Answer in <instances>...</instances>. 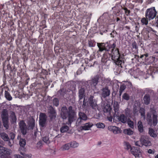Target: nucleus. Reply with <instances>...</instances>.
<instances>
[{"instance_id":"1","label":"nucleus","mask_w":158,"mask_h":158,"mask_svg":"<svg viewBox=\"0 0 158 158\" xmlns=\"http://www.w3.org/2000/svg\"><path fill=\"white\" fill-rule=\"evenodd\" d=\"M60 115L61 118L64 119L68 117V121L70 124L75 120L76 114L73 107L69 106L68 109L66 106H64L61 108L60 111Z\"/></svg>"},{"instance_id":"2","label":"nucleus","mask_w":158,"mask_h":158,"mask_svg":"<svg viewBox=\"0 0 158 158\" xmlns=\"http://www.w3.org/2000/svg\"><path fill=\"white\" fill-rule=\"evenodd\" d=\"M48 114L49 117V122L52 124H55L56 123V118L57 114L56 110L52 106L48 108Z\"/></svg>"},{"instance_id":"3","label":"nucleus","mask_w":158,"mask_h":158,"mask_svg":"<svg viewBox=\"0 0 158 158\" xmlns=\"http://www.w3.org/2000/svg\"><path fill=\"white\" fill-rule=\"evenodd\" d=\"M1 117L3 123L4 127L6 129L8 128L9 118L8 112L6 109H3L1 112Z\"/></svg>"},{"instance_id":"4","label":"nucleus","mask_w":158,"mask_h":158,"mask_svg":"<svg viewBox=\"0 0 158 158\" xmlns=\"http://www.w3.org/2000/svg\"><path fill=\"white\" fill-rule=\"evenodd\" d=\"M89 88L88 82H83L78 88V97L81 98H85V91Z\"/></svg>"},{"instance_id":"5","label":"nucleus","mask_w":158,"mask_h":158,"mask_svg":"<svg viewBox=\"0 0 158 158\" xmlns=\"http://www.w3.org/2000/svg\"><path fill=\"white\" fill-rule=\"evenodd\" d=\"M157 118V114L156 111H155L152 113V118H150L147 119L148 124L150 126H152V125L154 127L156 126L158 122Z\"/></svg>"},{"instance_id":"6","label":"nucleus","mask_w":158,"mask_h":158,"mask_svg":"<svg viewBox=\"0 0 158 158\" xmlns=\"http://www.w3.org/2000/svg\"><path fill=\"white\" fill-rule=\"evenodd\" d=\"M156 11L154 7L148 9L145 12V17L149 20L153 19L156 16Z\"/></svg>"},{"instance_id":"7","label":"nucleus","mask_w":158,"mask_h":158,"mask_svg":"<svg viewBox=\"0 0 158 158\" xmlns=\"http://www.w3.org/2000/svg\"><path fill=\"white\" fill-rule=\"evenodd\" d=\"M154 94L153 91L152 90H148V92L144 96L143 98V103L146 105H149L151 101V96Z\"/></svg>"},{"instance_id":"8","label":"nucleus","mask_w":158,"mask_h":158,"mask_svg":"<svg viewBox=\"0 0 158 158\" xmlns=\"http://www.w3.org/2000/svg\"><path fill=\"white\" fill-rule=\"evenodd\" d=\"M116 52V54L113 53V55L111 56L112 59L114 61L116 64L118 65H121L122 62L121 60L119 59L120 53L119 51L115 50Z\"/></svg>"},{"instance_id":"9","label":"nucleus","mask_w":158,"mask_h":158,"mask_svg":"<svg viewBox=\"0 0 158 158\" xmlns=\"http://www.w3.org/2000/svg\"><path fill=\"white\" fill-rule=\"evenodd\" d=\"M89 103L91 108L95 110L98 108V106L97 104V101L94 98L93 96H90L89 99Z\"/></svg>"},{"instance_id":"10","label":"nucleus","mask_w":158,"mask_h":158,"mask_svg":"<svg viewBox=\"0 0 158 158\" xmlns=\"http://www.w3.org/2000/svg\"><path fill=\"white\" fill-rule=\"evenodd\" d=\"M139 140L141 141V144L143 145L148 147L152 145L151 142L149 140L148 137L145 135H141L139 138Z\"/></svg>"},{"instance_id":"11","label":"nucleus","mask_w":158,"mask_h":158,"mask_svg":"<svg viewBox=\"0 0 158 158\" xmlns=\"http://www.w3.org/2000/svg\"><path fill=\"white\" fill-rule=\"evenodd\" d=\"M39 124L42 127L45 126L47 116L45 113H41L39 116Z\"/></svg>"},{"instance_id":"12","label":"nucleus","mask_w":158,"mask_h":158,"mask_svg":"<svg viewBox=\"0 0 158 158\" xmlns=\"http://www.w3.org/2000/svg\"><path fill=\"white\" fill-rule=\"evenodd\" d=\"M105 80V78L101 76L97 75L95 76L91 81L90 82L91 85L95 86L98 83Z\"/></svg>"},{"instance_id":"13","label":"nucleus","mask_w":158,"mask_h":158,"mask_svg":"<svg viewBox=\"0 0 158 158\" xmlns=\"http://www.w3.org/2000/svg\"><path fill=\"white\" fill-rule=\"evenodd\" d=\"M19 126L21 133L23 135H25L27 133V128L24 120H21L19 122Z\"/></svg>"},{"instance_id":"14","label":"nucleus","mask_w":158,"mask_h":158,"mask_svg":"<svg viewBox=\"0 0 158 158\" xmlns=\"http://www.w3.org/2000/svg\"><path fill=\"white\" fill-rule=\"evenodd\" d=\"M93 124L91 123H88L84 124L83 125L81 126L79 128V131L83 130H88L93 126Z\"/></svg>"},{"instance_id":"15","label":"nucleus","mask_w":158,"mask_h":158,"mask_svg":"<svg viewBox=\"0 0 158 158\" xmlns=\"http://www.w3.org/2000/svg\"><path fill=\"white\" fill-rule=\"evenodd\" d=\"M19 144L20 146L19 149V152L25 151V147L26 144V140L24 139L20 138L19 139Z\"/></svg>"},{"instance_id":"16","label":"nucleus","mask_w":158,"mask_h":158,"mask_svg":"<svg viewBox=\"0 0 158 158\" xmlns=\"http://www.w3.org/2000/svg\"><path fill=\"white\" fill-rule=\"evenodd\" d=\"M105 44L104 43H97V46L99 48V50L97 52H101L104 50L107 51H109V48H107L105 47Z\"/></svg>"},{"instance_id":"17","label":"nucleus","mask_w":158,"mask_h":158,"mask_svg":"<svg viewBox=\"0 0 158 158\" xmlns=\"http://www.w3.org/2000/svg\"><path fill=\"white\" fill-rule=\"evenodd\" d=\"M102 97L105 98L109 96L110 95V91L107 87H105L102 89Z\"/></svg>"},{"instance_id":"18","label":"nucleus","mask_w":158,"mask_h":158,"mask_svg":"<svg viewBox=\"0 0 158 158\" xmlns=\"http://www.w3.org/2000/svg\"><path fill=\"white\" fill-rule=\"evenodd\" d=\"M28 128L29 129H33L35 126V120L33 118L31 117L29 118L28 122Z\"/></svg>"},{"instance_id":"19","label":"nucleus","mask_w":158,"mask_h":158,"mask_svg":"<svg viewBox=\"0 0 158 158\" xmlns=\"http://www.w3.org/2000/svg\"><path fill=\"white\" fill-rule=\"evenodd\" d=\"M131 153L135 156H139L140 153L139 150L137 148L132 147L131 148Z\"/></svg>"},{"instance_id":"20","label":"nucleus","mask_w":158,"mask_h":158,"mask_svg":"<svg viewBox=\"0 0 158 158\" xmlns=\"http://www.w3.org/2000/svg\"><path fill=\"white\" fill-rule=\"evenodd\" d=\"M114 110L115 114L116 115H118L119 111V103L116 101H114L113 104Z\"/></svg>"},{"instance_id":"21","label":"nucleus","mask_w":158,"mask_h":158,"mask_svg":"<svg viewBox=\"0 0 158 158\" xmlns=\"http://www.w3.org/2000/svg\"><path fill=\"white\" fill-rule=\"evenodd\" d=\"M112 108L109 104H106L105 105L103 108V111L105 113L107 114L108 115L110 114V110Z\"/></svg>"},{"instance_id":"22","label":"nucleus","mask_w":158,"mask_h":158,"mask_svg":"<svg viewBox=\"0 0 158 158\" xmlns=\"http://www.w3.org/2000/svg\"><path fill=\"white\" fill-rule=\"evenodd\" d=\"M1 138L5 141H9L10 140L8 135L5 132H1L0 134Z\"/></svg>"},{"instance_id":"23","label":"nucleus","mask_w":158,"mask_h":158,"mask_svg":"<svg viewBox=\"0 0 158 158\" xmlns=\"http://www.w3.org/2000/svg\"><path fill=\"white\" fill-rule=\"evenodd\" d=\"M118 120L123 123H126L127 121V117L123 114L119 116Z\"/></svg>"},{"instance_id":"24","label":"nucleus","mask_w":158,"mask_h":158,"mask_svg":"<svg viewBox=\"0 0 158 158\" xmlns=\"http://www.w3.org/2000/svg\"><path fill=\"white\" fill-rule=\"evenodd\" d=\"M137 127L140 133H143L144 131V128L142 122L139 121L137 123Z\"/></svg>"},{"instance_id":"25","label":"nucleus","mask_w":158,"mask_h":158,"mask_svg":"<svg viewBox=\"0 0 158 158\" xmlns=\"http://www.w3.org/2000/svg\"><path fill=\"white\" fill-rule=\"evenodd\" d=\"M119 129V128L116 126H110L108 127L109 130L112 132L114 134L118 133Z\"/></svg>"},{"instance_id":"26","label":"nucleus","mask_w":158,"mask_h":158,"mask_svg":"<svg viewBox=\"0 0 158 158\" xmlns=\"http://www.w3.org/2000/svg\"><path fill=\"white\" fill-rule=\"evenodd\" d=\"M79 118H78L83 120V121H86L88 117L83 112H79L78 113Z\"/></svg>"},{"instance_id":"27","label":"nucleus","mask_w":158,"mask_h":158,"mask_svg":"<svg viewBox=\"0 0 158 158\" xmlns=\"http://www.w3.org/2000/svg\"><path fill=\"white\" fill-rule=\"evenodd\" d=\"M116 47V44L115 43H114L112 45H110V47H109V51L110 49L111 48H112L111 49V54H110V55L111 56L112 55H113V53H114L115 54H116V52L115 51V50H116L117 51L118 50V48H116V49H115L114 50V49Z\"/></svg>"},{"instance_id":"28","label":"nucleus","mask_w":158,"mask_h":158,"mask_svg":"<svg viewBox=\"0 0 158 158\" xmlns=\"http://www.w3.org/2000/svg\"><path fill=\"white\" fill-rule=\"evenodd\" d=\"M10 114L12 123H15L16 121L17 118L15 112L13 111H10Z\"/></svg>"},{"instance_id":"29","label":"nucleus","mask_w":158,"mask_h":158,"mask_svg":"<svg viewBox=\"0 0 158 158\" xmlns=\"http://www.w3.org/2000/svg\"><path fill=\"white\" fill-rule=\"evenodd\" d=\"M148 133L150 136L154 138L156 137L157 136L156 134L155 133L154 130L151 128L148 129Z\"/></svg>"},{"instance_id":"30","label":"nucleus","mask_w":158,"mask_h":158,"mask_svg":"<svg viewBox=\"0 0 158 158\" xmlns=\"http://www.w3.org/2000/svg\"><path fill=\"white\" fill-rule=\"evenodd\" d=\"M123 132L126 135H131L133 134V131L130 128H128L124 130Z\"/></svg>"},{"instance_id":"31","label":"nucleus","mask_w":158,"mask_h":158,"mask_svg":"<svg viewBox=\"0 0 158 158\" xmlns=\"http://www.w3.org/2000/svg\"><path fill=\"white\" fill-rule=\"evenodd\" d=\"M5 96L6 98L8 101H11L12 100V98L10 94L7 91H5Z\"/></svg>"},{"instance_id":"32","label":"nucleus","mask_w":158,"mask_h":158,"mask_svg":"<svg viewBox=\"0 0 158 158\" xmlns=\"http://www.w3.org/2000/svg\"><path fill=\"white\" fill-rule=\"evenodd\" d=\"M133 112L134 115H138L139 113V109L138 107L136 106H134Z\"/></svg>"},{"instance_id":"33","label":"nucleus","mask_w":158,"mask_h":158,"mask_svg":"<svg viewBox=\"0 0 158 158\" xmlns=\"http://www.w3.org/2000/svg\"><path fill=\"white\" fill-rule=\"evenodd\" d=\"M69 129V127L68 126L64 125L61 127L60 129V131L62 133H64L68 131Z\"/></svg>"},{"instance_id":"34","label":"nucleus","mask_w":158,"mask_h":158,"mask_svg":"<svg viewBox=\"0 0 158 158\" xmlns=\"http://www.w3.org/2000/svg\"><path fill=\"white\" fill-rule=\"evenodd\" d=\"M59 100L57 98H55L53 99L52 104L56 106H58L59 105Z\"/></svg>"},{"instance_id":"35","label":"nucleus","mask_w":158,"mask_h":158,"mask_svg":"<svg viewBox=\"0 0 158 158\" xmlns=\"http://www.w3.org/2000/svg\"><path fill=\"white\" fill-rule=\"evenodd\" d=\"M70 144L67 143L63 145L61 148L63 151L68 150L70 148Z\"/></svg>"},{"instance_id":"36","label":"nucleus","mask_w":158,"mask_h":158,"mask_svg":"<svg viewBox=\"0 0 158 158\" xmlns=\"http://www.w3.org/2000/svg\"><path fill=\"white\" fill-rule=\"evenodd\" d=\"M127 122L129 127L131 128H134V125L133 122L131 121L129 118L128 119Z\"/></svg>"},{"instance_id":"37","label":"nucleus","mask_w":158,"mask_h":158,"mask_svg":"<svg viewBox=\"0 0 158 158\" xmlns=\"http://www.w3.org/2000/svg\"><path fill=\"white\" fill-rule=\"evenodd\" d=\"M24 151H22L19 152L20 154L24 156L25 158H31V154H25L24 153Z\"/></svg>"},{"instance_id":"38","label":"nucleus","mask_w":158,"mask_h":158,"mask_svg":"<svg viewBox=\"0 0 158 158\" xmlns=\"http://www.w3.org/2000/svg\"><path fill=\"white\" fill-rule=\"evenodd\" d=\"M96 126L98 128H104L105 127V124L102 123H98L96 124Z\"/></svg>"},{"instance_id":"39","label":"nucleus","mask_w":158,"mask_h":158,"mask_svg":"<svg viewBox=\"0 0 158 158\" xmlns=\"http://www.w3.org/2000/svg\"><path fill=\"white\" fill-rule=\"evenodd\" d=\"M149 19H147V18H143L141 19V22L143 25H147L148 23V20Z\"/></svg>"},{"instance_id":"40","label":"nucleus","mask_w":158,"mask_h":158,"mask_svg":"<svg viewBox=\"0 0 158 158\" xmlns=\"http://www.w3.org/2000/svg\"><path fill=\"white\" fill-rule=\"evenodd\" d=\"M78 146V143H77L76 141H73L71 142L70 144V146L72 148H76Z\"/></svg>"},{"instance_id":"41","label":"nucleus","mask_w":158,"mask_h":158,"mask_svg":"<svg viewBox=\"0 0 158 158\" xmlns=\"http://www.w3.org/2000/svg\"><path fill=\"white\" fill-rule=\"evenodd\" d=\"M43 140L46 144H48L50 143L49 138L48 136H45L43 138Z\"/></svg>"},{"instance_id":"42","label":"nucleus","mask_w":158,"mask_h":158,"mask_svg":"<svg viewBox=\"0 0 158 158\" xmlns=\"http://www.w3.org/2000/svg\"><path fill=\"white\" fill-rule=\"evenodd\" d=\"M122 98L123 99L128 101L130 97L128 94L125 93L123 95Z\"/></svg>"},{"instance_id":"43","label":"nucleus","mask_w":158,"mask_h":158,"mask_svg":"<svg viewBox=\"0 0 158 158\" xmlns=\"http://www.w3.org/2000/svg\"><path fill=\"white\" fill-rule=\"evenodd\" d=\"M125 114L126 116L129 117L131 116L130 110L128 108H127L125 110Z\"/></svg>"},{"instance_id":"44","label":"nucleus","mask_w":158,"mask_h":158,"mask_svg":"<svg viewBox=\"0 0 158 158\" xmlns=\"http://www.w3.org/2000/svg\"><path fill=\"white\" fill-rule=\"evenodd\" d=\"M83 121L82 119L78 118L76 122V126H78L81 124L83 123Z\"/></svg>"},{"instance_id":"45","label":"nucleus","mask_w":158,"mask_h":158,"mask_svg":"<svg viewBox=\"0 0 158 158\" xmlns=\"http://www.w3.org/2000/svg\"><path fill=\"white\" fill-rule=\"evenodd\" d=\"M139 112L141 114V116L144 117L145 116V111L144 109L143 108H141Z\"/></svg>"},{"instance_id":"46","label":"nucleus","mask_w":158,"mask_h":158,"mask_svg":"<svg viewBox=\"0 0 158 158\" xmlns=\"http://www.w3.org/2000/svg\"><path fill=\"white\" fill-rule=\"evenodd\" d=\"M15 133L13 132H11L9 134V136L10 138V139L13 140L15 139Z\"/></svg>"},{"instance_id":"47","label":"nucleus","mask_w":158,"mask_h":158,"mask_svg":"<svg viewBox=\"0 0 158 158\" xmlns=\"http://www.w3.org/2000/svg\"><path fill=\"white\" fill-rule=\"evenodd\" d=\"M124 145L126 147V148L128 150L131 148V146L128 142H124Z\"/></svg>"},{"instance_id":"48","label":"nucleus","mask_w":158,"mask_h":158,"mask_svg":"<svg viewBox=\"0 0 158 158\" xmlns=\"http://www.w3.org/2000/svg\"><path fill=\"white\" fill-rule=\"evenodd\" d=\"M88 44L89 46L90 47H93L95 45L94 42L92 40L89 41Z\"/></svg>"},{"instance_id":"49","label":"nucleus","mask_w":158,"mask_h":158,"mask_svg":"<svg viewBox=\"0 0 158 158\" xmlns=\"http://www.w3.org/2000/svg\"><path fill=\"white\" fill-rule=\"evenodd\" d=\"M132 45L133 48H135V49H137L138 47L137 45V44L135 41H134L132 43Z\"/></svg>"},{"instance_id":"50","label":"nucleus","mask_w":158,"mask_h":158,"mask_svg":"<svg viewBox=\"0 0 158 158\" xmlns=\"http://www.w3.org/2000/svg\"><path fill=\"white\" fill-rule=\"evenodd\" d=\"M125 10V13L127 16H128L129 15L130 13V11L128 10L127 8L125 7L123 9Z\"/></svg>"},{"instance_id":"51","label":"nucleus","mask_w":158,"mask_h":158,"mask_svg":"<svg viewBox=\"0 0 158 158\" xmlns=\"http://www.w3.org/2000/svg\"><path fill=\"white\" fill-rule=\"evenodd\" d=\"M126 88V86L125 85H124L123 84L121 85L119 90L122 92H123V91L125 90Z\"/></svg>"},{"instance_id":"52","label":"nucleus","mask_w":158,"mask_h":158,"mask_svg":"<svg viewBox=\"0 0 158 158\" xmlns=\"http://www.w3.org/2000/svg\"><path fill=\"white\" fill-rule=\"evenodd\" d=\"M10 150L6 148L3 154L5 155H9L10 153Z\"/></svg>"},{"instance_id":"53","label":"nucleus","mask_w":158,"mask_h":158,"mask_svg":"<svg viewBox=\"0 0 158 158\" xmlns=\"http://www.w3.org/2000/svg\"><path fill=\"white\" fill-rule=\"evenodd\" d=\"M116 8V11H114V14L117 15V14H118L119 13V12H120V11L117 8V7H116V6H114L112 8V9H114V8Z\"/></svg>"},{"instance_id":"54","label":"nucleus","mask_w":158,"mask_h":158,"mask_svg":"<svg viewBox=\"0 0 158 158\" xmlns=\"http://www.w3.org/2000/svg\"><path fill=\"white\" fill-rule=\"evenodd\" d=\"M83 98V103L82 105V106L83 108H84L86 106V102L85 101V98Z\"/></svg>"},{"instance_id":"55","label":"nucleus","mask_w":158,"mask_h":158,"mask_svg":"<svg viewBox=\"0 0 158 158\" xmlns=\"http://www.w3.org/2000/svg\"><path fill=\"white\" fill-rule=\"evenodd\" d=\"M135 30L136 32H138L139 30V25L138 24H136V23L135 24Z\"/></svg>"},{"instance_id":"56","label":"nucleus","mask_w":158,"mask_h":158,"mask_svg":"<svg viewBox=\"0 0 158 158\" xmlns=\"http://www.w3.org/2000/svg\"><path fill=\"white\" fill-rule=\"evenodd\" d=\"M135 145L137 146L140 147L141 146L140 145L141 144V141L140 142L139 141H137L135 142Z\"/></svg>"},{"instance_id":"57","label":"nucleus","mask_w":158,"mask_h":158,"mask_svg":"<svg viewBox=\"0 0 158 158\" xmlns=\"http://www.w3.org/2000/svg\"><path fill=\"white\" fill-rule=\"evenodd\" d=\"M6 148L2 146H0V151L3 153H4V151L5 150Z\"/></svg>"},{"instance_id":"58","label":"nucleus","mask_w":158,"mask_h":158,"mask_svg":"<svg viewBox=\"0 0 158 158\" xmlns=\"http://www.w3.org/2000/svg\"><path fill=\"white\" fill-rule=\"evenodd\" d=\"M42 145V142L40 141H39L37 143V147L38 148H40Z\"/></svg>"},{"instance_id":"59","label":"nucleus","mask_w":158,"mask_h":158,"mask_svg":"<svg viewBox=\"0 0 158 158\" xmlns=\"http://www.w3.org/2000/svg\"><path fill=\"white\" fill-rule=\"evenodd\" d=\"M107 119H108V120L109 121H110V122H112V121L113 118H112V116H111L110 115V114L109 115V116H107Z\"/></svg>"},{"instance_id":"60","label":"nucleus","mask_w":158,"mask_h":158,"mask_svg":"<svg viewBox=\"0 0 158 158\" xmlns=\"http://www.w3.org/2000/svg\"><path fill=\"white\" fill-rule=\"evenodd\" d=\"M83 98H81L80 99V98H79L78 103L80 105H82L83 103V102L82 101V99Z\"/></svg>"},{"instance_id":"61","label":"nucleus","mask_w":158,"mask_h":158,"mask_svg":"<svg viewBox=\"0 0 158 158\" xmlns=\"http://www.w3.org/2000/svg\"><path fill=\"white\" fill-rule=\"evenodd\" d=\"M15 158H25L24 157H23L19 155H15Z\"/></svg>"},{"instance_id":"62","label":"nucleus","mask_w":158,"mask_h":158,"mask_svg":"<svg viewBox=\"0 0 158 158\" xmlns=\"http://www.w3.org/2000/svg\"><path fill=\"white\" fill-rule=\"evenodd\" d=\"M148 152L149 154H154V153L153 152L151 149H149L148 151Z\"/></svg>"},{"instance_id":"63","label":"nucleus","mask_w":158,"mask_h":158,"mask_svg":"<svg viewBox=\"0 0 158 158\" xmlns=\"http://www.w3.org/2000/svg\"><path fill=\"white\" fill-rule=\"evenodd\" d=\"M105 47L107 48H109V47H110V45L109 44L108 42H107L105 43Z\"/></svg>"},{"instance_id":"64","label":"nucleus","mask_w":158,"mask_h":158,"mask_svg":"<svg viewBox=\"0 0 158 158\" xmlns=\"http://www.w3.org/2000/svg\"><path fill=\"white\" fill-rule=\"evenodd\" d=\"M123 92L119 90V97L120 98H121V96Z\"/></svg>"}]
</instances>
